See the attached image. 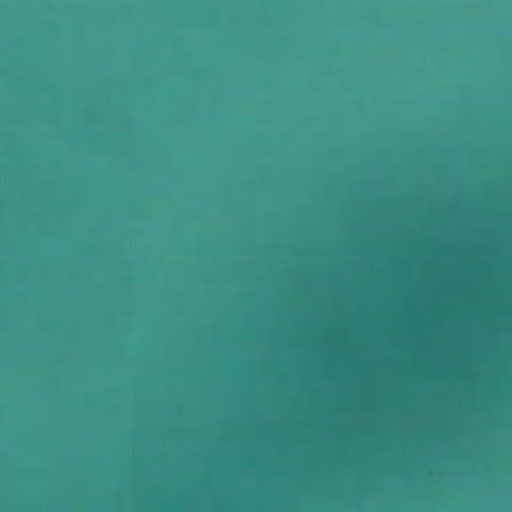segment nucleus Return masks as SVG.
<instances>
[{"label": "nucleus", "mask_w": 512, "mask_h": 512, "mask_svg": "<svg viewBox=\"0 0 512 512\" xmlns=\"http://www.w3.org/2000/svg\"><path fill=\"white\" fill-rule=\"evenodd\" d=\"M246 423H438L442 428V466H446L448 423H512V418H246Z\"/></svg>", "instance_id": "1"}, {"label": "nucleus", "mask_w": 512, "mask_h": 512, "mask_svg": "<svg viewBox=\"0 0 512 512\" xmlns=\"http://www.w3.org/2000/svg\"><path fill=\"white\" fill-rule=\"evenodd\" d=\"M448 367H441V396L442 405L437 413H338L310 412L298 413L290 407L289 413H256L242 412V416H512V413H449L447 409Z\"/></svg>", "instance_id": "2"}]
</instances>
